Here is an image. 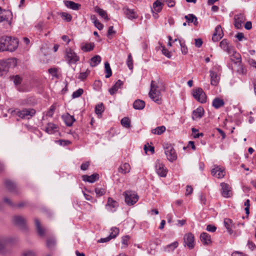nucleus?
I'll return each mask as SVG.
<instances>
[{
    "label": "nucleus",
    "instance_id": "774afa93",
    "mask_svg": "<svg viewBox=\"0 0 256 256\" xmlns=\"http://www.w3.org/2000/svg\"><path fill=\"white\" fill-rule=\"evenodd\" d=\"M56 107L54 106H52L50 108V110L46 114L47 116H52L53 115V112L55 110Z\"/></svg>",
    "mask_w": 256,
    "mask_h": 256
},
{
    "label": "nucleus",
    "instance_id": "8fccbe9b",
    "mask_svg": "<svg viewBox=\"0 0 256 256\" xmlns=\"http://www.w3.org/2000/svg\"><path fill=\"white\" fill-rule=\"evenodd\" d=\"M180 44L181 47V51L182 54H186L188 52L187 46L184 42H182L181 40H179Z\"/></svg>",
    "mask_w": 256,
    "mask_h": 256
},
{
    "label": "nucleus",
    "instance_id": "bb28decb",
    "mask_svg": "<svg viewBox=\"0 0 256 256\" xmlns=\"http://www.w3.org/2000/svg\"><path fill=\"white\" fill-rule=\"evenodd\" d=\"M162 0H156L154 2L152 5V8L154 11L156 12H160L162 8L163 3L162 2Z\"/></svg>",
    "mask_w": 256,
    "mask_h": 256
},
{
    "label": "nucleus",
    "instance_id": "6e6552de",
    "mask_svg": "<svg viewBox=\"0 0 256 256\" xmlns=\"http://www.w3.org/2000/svg\"><path fill=\"white\" fill-rule=\"evenodd\" d=\"M156 170L158 174L161 177H166L167 174V170L164 164L160 160H157L156 163Z\"/></svg>",
    "mask_w": 256,
    "mask_h": 256
},
{
    "label": "nucleus",
    "instance_id": "3c124183",
    "mask_svg": "<svg viewBox=\"0 0 256 256\" xmlns=\"http://www.w3.org/2000/svg\"><path fill=\"white\" fill-rule=\"evenodd\" d=\"M84 92V90L82 88H79L76 91L74 92L72 94L73 98L80 97Z\"/></svg>",
    "mask_w": 256,
    "mask_h": 256
},
{
    "label": "nucleus",
    "instance_id": "72a5a7b5",
    "mask_svg": "<svg viewBox=\"0 0 256 256\" xmlns=\"http://www.w3.org/2000/svg\"><path fill=\"white\" fill-rule=\"evenodd\" d=\"M58 126L53 123H48L46 128V132L48 134H52L57 131Z\"/></svg>",
    "mask_w": 256,
    "mask_h": 256
},
{
    "label": "nucleus",
    "instance_id": "f704fd0d",
    "mask_svg": "<svg viewBox=\"0 0 256 256\" xmlns=\"http://www.w3.org/2000/svg\"><path fill=\"white\" fill-rule=\"evenodd\" d=\"M188 23L193 22L194 25L197 26L198 24L197 18L193 14H189L184 16Z\"/></svg>",
    "mask_w": 256,
    "mask_h": 256
},
{
    "label": "nucleus",
    "instance_id": "c9c22d12",
    "mask_svg": "<svg viewBox=\"0 0 256 256\" xmlns=\"http://www.w3.org/2000/svg\"><path fill=\"white\" fill-rule=\"evenodd\" d=\"M118 206V202L111 198H108V202L106 204V207H108L111 211H114L112 208H116Z\"/></svg>",
    "mask_w": 256,
    "mask_h": 256
},
{
    "label": "nucleus",
    "instance_id": "13d9d810",
    "mask_svg": "<svg viewBox=\"0 0 256 256\" xmlns=\"http://www.w3.org/2000/svg\"><path fill=\"white\" fill-rule=\"evenodd\" d=\"M162 54H164L167 58H171L172 54H171L170 52L164 46H162Z\"/></svg>",
    "mask_w": 256,
    "mask_h": 256
},
{
    "label": "nucleus",
    "instance_id": "ea45409f",
    "mask_svg": "<svg viewBox=\"0 0 256 256\" xmlns=\"http://www.w3.org/2000/svg\"><path fill=\"white\" fill-rule=\"evenodd\" d=\"M94 43H86L84 46H81V49L86 52H90L94 48Z\"/></svg>",
    "mask_w": 256,
    "mask_h": 256
},
{
    "label": "nucleus",
    "instance_id": "e2e57ef3",
    "mask_svg": "<svg viewBox=\"0 0 256 256\" xmlns=\"http://www.w3.org/2000/svg\"><path fill=\"white\" fill-rule=\"evenodd\" d=\"M22 78L18 75L14 78V82L16 85H18L21 83Z\"/></svg>",
    "mask_w": 256,
    "mask_h": 256
},
{
    "label": "nucleus",
    "instance_id": "aec40b11",
    "mask_svg": "<svg viewBox=\"0 0 256 256\" xmlns=\"http://www.w3.org/2000/svg\"><path fill=\"white\" fill-rule=\"evenodd\" d=\"M204 114V108L200 106L196 110H194L192 112V118L194 120L196 119H200L203 116Z\"/></svg>",
    "mask_w": 256,
    "mask_h": 256
},
{
    "label": "nucleus",
    "instance_id": "ddd939ff",
    "mask_svg": "<svg viewBox=\"0 0 256 256\" xmlns=\"http://www.w3.org/2000/svg\"><path fill=\"white\" fill-rule=\"evenodd\" d=\"M223 36L224 34L221 26L220 25L217 26L215 28L214 32L212 37V40L214 42H218Z\"/></svg>",
    "mask_w": 256,
    "mask_h": 256
},
{
    "label": "nucleus",
    "instance_id": "4468645a",
    "mask_svg": "<svg viewBox=\"0 0 256 256\" xmlns=\"http://www.w3.org/2000/svg\"><path fill=\"white\" fill-rule=\"evenodd\" d=\"M234 26L237 29L242 27V24L246 20V18L244 14H236L234 17Z\"/></svg>",
    "mask_w": 256,
    "mask_h": 256
},
{
    "label": "nucleus",
    "instance_id": "2f4dec72",
    "mask_svg": "<svg viewBox=\"0 0 256 256\" xmlns=\"http://www.w3.org/2000/svg\"><path fill=\"white\" fill-rule=\"evenodd\" d=\"M10 250L6 246L3 240H0V254L5 255L10 254Z\"/></svg>",
    "mask_w": 256,
    "mask_h": 256
},
{
    "label": "nucleus",
    "instance_id": "dca6fc26",
    "mask_svg": "<svg viewBox=\"0 0 256 256\" xmlns=\"http://www.w3.org/2000/svg\"><path fill=\"white\" fill-rule=\"evenodd\" d=\"M220 47L228 54H229L234 49V47L230 45L226 39H224L220 43Z\"/></svg>",
    "mask_w": 256,
    "mask_h": 256
},
{
    "label": "nucleus",
    "instance_id": "4be33fe9",
    "mask_svg": "<svg viewBox=\"0 0 256 256\" xmlns=\"http://www.w3.org/2000/svg\"><path fill=\"white\" fill-rule=\"evenodd\" d=\"M99 178V175L98 174H94L89 176L88 175H83L82 179L84 181L88 182L90 183H93L98 180Z\"/></svg>",
    "mask_w": 256,
    "mask_h": 256
},
{
    "label": "nucleus",
    "instance_id": "864d4df0",
    "mask_svg": "<svg viewBox=\"0 0 256 256\" xmlns=\"http://www.w3.org/2000/svg\"><path fill=\"white\" fill-rule=\"evenodd\" d=\"M36 253L33 251L30 250H27L23 252L22 253L21 256H36Z\"/></svg>",
    "mask_w": 256,
    "mask_h": 256
},
{
    "label": "nucleus",
    "instance_id": "49530a36",
    "mask_svg": "<svg viewBox=\"0 0 256 256\" xmlns=\"http://www.w3.org/2000/svg\"><path fill=\"white\" fill-rule=\"evenodd\" d=\"M60 14L62 18L65 20L66 21L69 22L72 20V16L70 14L66 12H62L60 13Z\"/></svg>",
    "mask_w": 256,
    "mask_h": 256
},
{
    "label": "nucleus",
    "instance_id": "a211bd4d",
    "mask_svg": "<svg viewBox=\"0 0 256 256\" xmlns=\"http://www.w3.org/2000/svg\"><path fill=\"white\" fill-rule=\"evenodd\" d=\"M228 54L230 55V60L234 63L238 64L242 62L240 54L237 52L234 49Z\"/></svg>",
    "mask_w": 256,
    "mask_h": 256
},
{
    "label": "nucleus",
    "instance_id": "6ab92c4d",
    "mask_svg": "<svg viewBox=\"0 0 256 256\" xmlns=\"http://www.w3.org/2000/svg\"><path fill=\"white\" fill-rule=\"evenodd\" d=\"M200 240L204 245H210L212 242L210 236L204 232H203L200 234Z\"/></svg>",
    "mask_w": 256,
    "mask_h": 256
},
{
    "label": "nucleus",
    "instance_id": "412c9836",
    "mask_svg": "<svg viewBox=\"0 0 256 256\" xmlns=\"http://www.w3.org/2000/svg\"><path fill=\"white\" fill-rule=\"evenodd\" d=\"M64 2L68 8L74 10H78L81 6L80 4L70 0H64Z\"/></svg>",
    "mask_w": 256,
    "mask_h": 256
},
{
    "label": "nucleus",
    "instance_id": "603ef678",
    "mask_svg": "<svg viewBox=\"0 0 256 256\" xmlns=\"http://www.w3.org/2000/svg\"><path fill=\"white\" fill-rule=\"evenodd\" d=\"M4 202H5L6 204H8V206H10V207H12V208H15L16 207V204H14L12 200L8 198L7 197H4Z\"/></svg>",
    "mask_w": 256,
    "mask_h": 256
},
{
    "label": "nucleus",
    "instance_id": "a878e982",
    "mask_svg": "<svg viewBox=\"0 0 256 256\" xmlns=\"http://www.w3.org/2000/svg\"><path fill=\"white\" fill-rule=\"evenodd\" d=\"M130 165L126 162L120 165L118 168V171L122 174H126L130 172Z\"/></svg>",
    "mask_w": 256,
    "mask_h": 256
},
{
    "label": "nucleus",
    "instance_id": "7ed1b4c3",
    "mask_svg": "<svg viewBox=\"0 0 256 256\" xmlns=\"http://www.w3.org/2000/svg\"><path fill=\"white\" fill-rule=\"evenodd\" d=\"M16 114L22 119L31 118L36 113V111L34 108H23L22 110L16 111Z\"/></svg>",
    "mask_w": 256,
    "mask_h": 256
},
{
    "label": "nucleus",
    "instance_id": "473e14b6",
    "mask_svg": "<svg viewBox=\"0 0 256 256\" xmlns=\"http://www.w3.org/2000/svg\"><path fill=\"white\" fill-rule=\"evenodd\" d=\"M133 106L136 110H142L145 106V102L142 100H136L134 102Z\"/></svg>",
    "mask_w": 256,
    "mask_h": 256
},
{
    "label": "nucleus",
    "instance_id": "f03ea898",
    "mask_svg": "<svg viewBox=\"0 0 256 256\" xmlns=\"http://www.w3.org/2000/svg\"><path fill=\"white\" fill-rule=\"evenodd\" d=\"M161 92L160 90L158 88L156 82L154 80H152L148 95L150 98L158 104L162 103Z\"/></svg>",
    "mask_w": 256,
    "mask_h": 256
},
{
    "label": "nucleus",
    "instance_id": "e433bc0d",
    "mask_svg": "<svg viewBox=\"0 0 256 256\" xmlns=\"http://www.w3.org/2000/svg\"><path fill=\"white\" fill-rule=\"evenodd\" d=\"M9 67V64L6 62L4 60L0 62V73L8 72Z\"/></svg>",
    "mask_w": 256,
    "mask_h": 256
},
{
    "label": "nucleus",
    "instance_id": "7c9ffc66",
    "mask_svg": "<svg viewBox=\"0 0 256 256\" xmlns=\"http://www.w3.org/2000/svg\"><path fill=\"white\" fill-rule=\"evenodd\" d=\"M224 104V102L222 99L219 98H216L212 101V105L216 108H218Z\"/></svg>",
    "mask_w": 256,
    "mask_h": 256
},
{
    "label": "nucleus",
    "instance_id": "a19ab883",
    "mask_svg": "<svg viewBox=\"0 0 256 256\" xmlns=\"http://www.w3.org/2000/svg\"><path fill=\"white\" fill-rule=\"evenodd\" d=\"M166 127L164 126H158L156 128L152 130V132L154 134L160 135L166 130Z\"/></svg>",
    "mask_w": 256,
    "mask_h": 256
},
{
    "label": "nucleus",
    "instance_id": "338daca9",
    "mask_svg": "<svg viewBox=\"0 0 256 256\" xmlns=\"http://www.w3.org/2000/svg\"><path fill=\"white\" fill-rule=\"evenodd\" d=\"M89 166L90 162H86L82 164L80 166V168L82 170H86L88 169Z\"/></svg>",
    "mask_w": 256,
    "mask_h": 256
},
{
    "label": "nucleus",
    "instance_id": "680f3d73",
    "mask_svg": "<svg viewBox=\"0 0 256 256\" xmlns=\"http://www.w3.org/2000/svg\"><path fill=\"white\" fill-rule=\"evenodd\" d=\"M58 142L60 146H68L70 144V140H60L58 141Z\"/></svg>",
    "mask_w": 256,
    "mask_h": 256
},
{
    "label": "nucleus",
    "instance_id": "0eeeda50",
    "mask_svg": "<svg viewBox=\"0 0 256 256\" xmlns=\"http://www.w3.org/2000/svg\"><path fill=\"white\" fill-rule=\"evenodd\" d=\"M66 59L68 64H74L79 60V56L72 49L66 50Z\"/></svg>",
    "mask_w": 256,
    "mask_h": 256
},
{
    "label": "nucleus",
    "instance_id": "20e7f679",
    "mask_svg": "<svg viewBox=\"0 0 256 256\" xmlns=\"http://www.w3.org/2000/svg\"><path fill=\"white\" fill-rule=\"evenodd\" d=\"M124 195L125 196L126 202L129 206L134 205L138 200V196L134 192L126 191L124 192Z\"/></svg>",
    "mask_w": 256,
    "mask_h": 256
},
{
    "label": "nucleus",
    "instance_id": "58836bf2",
    "mask_svg": "<svg viewBox=\"0 0 256 256\" xmlns=\"http://www.w3.org/2000/svg\"><path fill=\"white\" fill-rule=\"evenodd\" d=\"M90 66L92 67L96 66L99 64L101 61V58L98 55H96L90 59Z\"/></svg>",
    "mask_w": 256,
    "mask_h": 256
},
{
    "label": "nucleus",
    "instance_id": "37998d69",
    "mask_svg": "<svg viewBox=\"0 0 256 256\" xmlns=\"http://www.w3.org/2000/svg\"><path fill=\"white\" fill-rule=\"evenodd\" d=\"M104 68H105V72H106V78H108L112 76V72L110 64L108 62H106L104 63Z\"/></svg>",
    "mask_w": 256,
    "mask_h": 256
},
{
    "label": "nucleus",
    "instance_id": "c85d7f7f",
    "mask_svg": "<svg viewBox=\"0 0 256 256\" xmlns=\"http://www.w3.org/2000/svg\"><path fill=\"white\" fill-rule=\"evenodd\" d=\"M64 120L66 123V124L68 126H70L72 125L74 122L76 120L75 118L73 116H70L68 114L63 116Z\"/></svg>",
    "mask_w": 256,
    "mask_h": 256
},
{
    "label": "nucleus",
    "instance_id": "69168bd1",
    "mask_svg": "<svg viewBox=\"0 0 256 256\" xmlns=\"http://www.w3.org/2000/svg\"><path fill=\"white\" fill-rule=\"evenodd\" d=\"M158 86V88L160 90L161 92L165 91V85L162 82H158L157 84Z\"/></svg>",
    "mask_w": 256,
    "mask_h": 256
},
{
    "label": "nucleus",
    "instance_id": "f3484780",
    "mask_svg": "<svg viewBox=\"0 0 256 256\" xmlns=\"http://www.w3.org/2000/svg\"><path fill=\"white\" fill-rule=\"evenodd\" d=\"M6 187L9 191L12 192H18V188L16 184L10 180H6L4 182Z\"/></svg>",
    "mask_w": 256,
    "mask_h": 256
},
{
    "label": "nucleus",
    "instance_id": "9b49d317",
    "mask_svg": "<svg viewBox=\"0 0 256 256\" xmlns=\"http://www.w3.org/2000/svg\"><path fill=\"white\" fill-rule=\"evenodd\" d=\"M211 173L213 176L218 178H224L226 174L224 168L218 166H214V168L212 169Z\"/></svg>",
    "mask_w": 256,
    "mask_h": 256
},
{
    "label": "nucleus",
    "instance_id": "39448f33",
    "mask_svg": "<svg viewBox=\"0 0 256 256\" xmlns=\"http://www.w3.org/2000/svg\"><path fill=\"white\" fill-rule=\"evenodd\" d=\"M192 96L194 98L200 103H205L206 96L202 88H198L193 90Z\"/></svg>",
    "mask_w": 256,
    "mask_h": 256
},
{
    "label": "nucleus",
    "instance_id": "5fc2aeb1",
    "mask_svg": "<svg viewBox=\"0 0 256 256\" xmlns=\"http://www.w3.org/2000/svg\"><path fill=\"white\" fill-rule=\"evenodd\" d=\"M127 65L130 70L133 68L132 58L130 54L128 57Z\"/></svg>",
    "mask_w": 256,
    "mask_h": 256
},
{
    "label": "nucleus",
    "instance_id": "79ce46f5",
    "mask_svg": "<svg viewBox=\"0 0 256 256\" xmlns=\"http://www.w3.org/2000/svg\"><path fill=\"white\" fill-rule=\"evenodd\" d=\"M6 246L7 247L8 244H14L16 242L17 239L14 237H8L2 239Z\"/></svg>",
    "mask_w": 256,
    "mask_h": 256
},
{
    "label": "nucleus",
    "instance_id": "cd10ccee",
    "mask_svg": "<svg viewBox=\"0 0 256 256\" xmlns=\"http://www.w3.org/2000/svg\"><path fill=\"white\" fill-rule=\"evenodd\" d=\"M224 225L226 228L228 232L232 234L233 232V230H232V227L233 226L232 221V220L226 218L224 220Z\"/></svg>",
    "mask_w": 256,
    "mask_h": 256
},
{
    "label": "nucleus",
    "instance_id": "9d476101",
    "mask_svg": "<svg viewBox=\"0 0 256 256\" xmlns=\"http://www.w3.org/2000/svg\"><path fill=\"white\" fill-rule=\"evenodd\" d=\"M221 186V194L224 198H230L232 195V188L230 186L226 183L222 182L220 184Z\"/></svg>",
    "mask_w": 256,
    "mask_h": 256
},
{
    "label": "nucleus",
    "instance_id": "0e129e2a",
    "mask_svg": "<svg viewBox=\"0 0 256 256\" xmlns=\"http://www.w3.org/2000/svg\"><path fill=\"white\" fill-rule=\"evenodd\" d=\"M28 204V202H21L18 204H16V207L19 208H23L24 206H26Z\"/></svg>",
    "mask_w": 256,
    "mask_h": 256
},
{
    "label": "nucleus",
    "instance_id": "de8ad7c7",
    "mask_svg": "<svg viewBox=\"0 0 256 256\" xmlns=\"http://www.w3.org/2000/svg\"><path fill=\"white\" fill-rule=\"evenodd\" d=\"M111 230L112 232L109 236L112 239L114 238L119 233V229L116 227H113L111 228Z\"/></svg>",
    "mask_w": 256,
    "mask_h": 256
},
{
    "label": "nucleus",
    "instance_id": "bf43d9fd",
    "mask_svg": "<svg viewBox=\"0 0 256 256\" xmlns=\"http://www.w3.org/2000/svg\"><path fill=\"white\" fill-rule=\"evenodd\" d=\"M48 72L52 76H54L56 78L58 77V76L57 75L58 69L56 68H50L48 70Z\"/></svg>",
    "mask_w": 256,
    "mask_h": 256
},
{
    "label": "nucleus",
    "instance_id": "5701e85b",
    "mask_svg": "<svg viewBox=\"0 0 256 256\" xmlns=\"http://www.w3.org/2000/svg\"><path fill=\"white\" fill-rule=\"evenodd\" d=\"M47 248L50 250H54L56 245V240L54 237H50L47 238L46 241Z\"/></svg>",
    "mask_w": 256,
    "mask_h": 256
},
{
    "label": "nucleus",
    "instance_id": "393cba45",
    "mask_svg": "<svg viewBox=\"0 0 256 256\" xmlns=\"http://www.w3.org/2000/svg\"><path fill=\"white\" fill-rule=\"evenodd\" d=\"M34 223L38 234L40 236H43L44 235L46 230L41 226L40 222L38 218L34 219Z\"/></svg>",
    "mask_w": 256,
    "mask_h": 256
},
{
    "label": "nucleus",
    "instance_id": "f257e3e1",
    "mask_svg": "<svg viewBox=\"0 0 256 256\" xmlns=\"http://www.w3.org/2000/svg\"><path fill=\"white\" fill-rule=\"evenodd\" d=\"M18 45V38L12 36H3L0 37V52H13Z\"/></svg>",
    "mask_w": 256,
    "mask_h": 256
},
{
    "label": "nucleus",
    "instance_id": "4d7b16f0",
    "mask_svg": "<svg viewBox=\"0 0 256 256\" xmlns=\"http://www.w3.org/2000/svg\"><path fill=\"white\" fill-rule=\"evenodd\" d=\"M95 192L98 196H103L105 194L106 190L104 188H96Z\"/></svg>",
    "mask_w": 256,
    "mask_h": 256
},
{
    "label": "nucleus",
    "instance_id": "1a4fd4ad",
    "mask_svg": "<svg viewBox=\"0 0 256 256\" xmlns=\"http://www.w3.org/2000/svg\"><path fill=\"white\" fill-rule=\"evenodd\" d=\"M164 153L167 156V158L170 162H174L176 158V154L173 147L169 145L166 148Z\"/></svg>",
    "mask_w": 256,
    "mask_h": 256
},
{
    "label": "nucleus",
    "instance_id": "2eb2a0df",
    "mask_svg": "<svg viewBox=\"0 0 256 256\" xmlns=\"http://www.w3.org/2000/svg\"><path fill=\"white\" fill-rule=\"evenodd\" d=\"M122 10L126 18L130 20L136 19L138 18V15L132 9H130L128 7L125 6L122 8Z\"/></svg>",
    "mask_w": 256,
    "mask_h": 256
},
{
    "label": "nucleus",
    "instance_id": "6e6d98bb",
    "mask_svg": "<svg viewBox=\"0 0 256 256\" xmlns=\"http://www.w3.org/2000/svg\"><path fill=\"white\" fill-rule=\"evenodd\" d=\"M90 73V71L88 70H86L85 72H80L78 76V78L83 80L86 78Z\"/></svg>",
    "mask_w": 256,
    "mask_h": 256
},
{
    "label": "nucleus",
    "instance_id": "423d86ee",
    "mask_svg": "<svg viewBox=\"0 0 256 256\" xmlns=\"http://www.w3.org/2000/svg\"><path fill=\"white\" fill-rule=\"evenodd\" d=\"M184 246H187L189 249H192L195 246L194 237L191 232L186 234L184 236Z\"/></svg>",
    "mask_w": 256,
    "mask_h": 256
},
{
    "label": "nucleus",
    "instance_id": "052dcab7",
    "mask_svg": "<svg viewBox=\"0 0 256 256\" xmlns=\"http://www.w3.org/2000/svg\"><path fill=\"white\" fill-rule=\"evenodd\" d=\"M206 230L210 232H216V227L212 224H208L206 226Z\"/></svg>",
    "mask_w": 256,
    "mask_h": 256
},
{
    "label": "nucleus",
    "instance_id": "09e8293b",
    "mask_svg": "<svg viewBox=\"0 0 256 256\" xmlns=\"http://www.w3.org/2000/svg\"><path fill=\"white\" fill-rule=\"evenodd\" d=\"M238 68L237 70V72L239 74H246V70L244 66L242 64V62L238 63Z\"/></svg>",
    "mask_w": 256,
    "mask_h": 256
},
{
    "label": "nucleus",
    "instance_id": "b1692460",
    "mask_svg": "<svg viewBox=\"0 0 256 256\" xmlns=\"http://www.w3.org/2000/svg\"><path fill=\"white\" fill-rule=\"evenodd\" d=\"M210 84L212 86H216L219 82L220 78L218 74L213 70L210 71Z\"/></svg>",
    "mask_w": 256,
    "mask_h": 256
},
{
    "label": "nucleus",
    "instance_id": "f8f14e48",
    "mask_svg": "<svg viewBox=\"0 0 256 256\" xmlns=\"http://www.w3.org/2000/svg\"><path fill=\"white\" fill-rule=\"evenodd\" d=\"M14 223L22 229L26 228V220L22 216H15L13 217Z\"/></svg>",
    "mask_w": 256,
    "mask_h": 256
},
{
    "label": "nucleus",
    "instance_id": "4c0bfd02",
    "mask_svg": "<svg viewBox=\"0 0 256 256\" xmlns=\"http://www.w3.org/2000/svg\"><path fill=\"white\" fill-rule=\"evenodd\" d=\"M95 12L98 14L102 18H104L106 20H108L109 18H108V16H107V14L106 12L102 9L98 8V7H96L95 8Z\"/></svg>",
    "mask_w": 256,
    "mask_h": 256
},
{
    "label": "nucleus",
    "instance_id": "c756f323",
    "mask_svg": "<svg viewBox=\"0 0 256 256\" xmlns=\"http://www.w3.org/2000/svg\"><path fill=\"white\" fill-rule=\"evenodd\" d=\"M123 85V82L120 80H118V82L114 85L110 90L109 92L111 95H113L118 90L119 88H120Z\"/></svg>",
    "mask_w": 256,
    "mask_h": 256
},
{
    "label": "nucleus",
    "instance_id": "a18cd8bd",
    "mask_svg": "<svg viewBox=\"0 0 256 256\" xmlns=\"http://www.w3.org/2000/svg\"><path fill=\"white\" fill-rule=\"evenodd\" d=\"M104 106L102 103L98 104L96 106L95 112L97 114H101L104 111Z\"/></svg>",
    "mask_w": 256,
    "mask_h": 256
},
{
    "label": "nucleus",
    "instance_id": "c03bdc74",
    "mask_svg": "<svg viewBox=\"0 0 256 256\" xmlns=\"http://www.w3.org/2000/svg\"><path fill=\"white\" fill-rule=\"evenodd\" d=\"M120 123L123 126L126 128H129L130 126V122L128 118L124 117L122 118Z\"/></svg>",
    "mask_w": 256,
    "mask_h": 256
}]
</instances>
